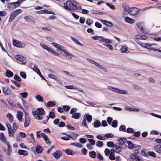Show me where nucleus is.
Instances as JSON below:
<instances>
[{
    "label": "nucleus",
    "instance_id": "nucleus-36",
    "mask_svg": "<svg viewBox=\"0 0 161 161\" xmlns=\"http://www.w3.org/2000/svg\"><path fill=\"white\" fill-rule=\"evenodd\" d=\"M71 39L73 40L76 44H78V45L81 46H83V44L80 43L79 41L77 39H76L75 38L72 37H71Z\"/></svg>",
    "mask_w": 161,
    "mask_h": 161
},
{
    "label": "nucleus",
    "instance_id": "nucleus-24",
    "mask_svg": "<svg viewBox=\"0 0 161 161\" xmlns=\"http://www.w3.org/2000/svg\"><path fill=\"white\" fill-rule=\"evenodd\" d=\"M16 16L17 15L15 14H14L13 12H12L10 15V18L8 20V22H12Z\"/></svg>",
    "mask_w": 161,
    "mask_h": 161
},
{
    "label": "nucleus",
    "instance_id": "nucleus-34",
    "mask_svg": "<svg viewBox=\"0 0 161 161\" xmlns=\"http://www.w3.org/2000/svg\"><path fill=\"white\" fill-rule=\"evenodd\" d=\"M128 133H133V135L136 137H139L140 136V131H126Z\"/></svg>",
    "mask_w": 161,
    "mask_h": 161
},
{
    "label": "nucleus",
    "instance_id": "nucleus-41",
    "mask_svg": "<svg viewBox=\"0 0 161 161\" xmlns=\"http://www.w3.org/2000/svg\"><path fill=\"white\" fill-rule=\"evenodd\" d=\"M141 147V146H140V145L138 146L137 147H135V148H137V149L135 150L134 151V153H133V154L137 156V155L139 153L138 149H140Z\"/></svg>",
    "mask_w": 161,
    "mask_h": 161
},
{
    "label": "nucleus",
    "instance_id": "nucleus-53",
    "mask_svg": "<svg viewBox=\"0 0 161 161\" xmlns=\"http://www.w3.org/2000/svg\"><path fill=\"white\" fill-rule=\"evenodd\" d=\"M103 45L104 46H106L108 47L111 50H112L113 49V47L110 44H106L105 43H103Z\"/></svg>",
    "mask_w": 161,
    "mask_h": 161
},
{
    "label": "nucleus",
    "instance_id": "nucleus-31",
    "mask_svg": "<svg viewBox=\"0 0 161 161\" xmlns=\"http://www.w3.org/2000/svg\"><path fill=\"white\" fill-rule=\"evenodd\" d=\"M30 122V118H25L24 122V127H26L28 126Z\"/></svg>",
    "mask_w": 161,
    "mask_h": 161
},
{
    "label": "nucleus",
    "instance_id": "nucleus-59",
    "mask_svg": "<svg viewBox=\"0 0 161 161\" xmlns=\"http://www.w3.org/2000/svg\"><path fill=\"white\" fill-rule=\"evenodd\" d=\"M20 75L21 77L24 79H26V75L25 73L24 72H21L20 73Z\"/></svg>",
    "mask_w": 161,
    "mask_h": 161
},
{
    "label": "nucleus",
    "instance_id": "nucleus-2",
    "mask_svg": "<svg viewBox=\"0 0 161 161\" xmlns=\"http://www.w3.org/2000/svg\"><path fill=\"white\" fill-rule=\"evenodd\" d=\"M52 44L58 49L59 50L61 54L65 57H67V56H69L68 58H69L71 59L72 57H73L74 56L70 53H68L64 49V47L58 44H57L55 42H53Z\"/></svg>",
    "mask_w": 161,
    "mask_h": 161
},
{
    "label": "nucleus",
    "instance_id": "nucleus-51",
    "mask_svg": "<svg viewBox=\"0 0 161 161\" xmlns=\"http://www.w3.org/2000/svg\"><path fill=\"white\" fill-rule=\"evenodd\" d=\"M19 94L21 96V97L23 98H26L28 95L27 92H26L20 93Z\"/></svg>",
    "mask_w": 161,
    "mask_h": 161
},
{
    "label": "nucleus",
    "instance_id": "nucleus-44",
    "mask_svg": "<svg viewBox=\"0 0 161 161\" xmlns=\"http://www.w3.org/2000/svg\"><path fill=\"white\" fill-rule=\"evenodd\" d=\"M104 136L107 138H113L114 137V135L112 133H108L105 134Z\"/></svg>",
    "mask_w": 161,
    "mask_h": 161
},
{
    "label": "nucleus",
    "instance_id": "nucleus-50",
    "mask_svg": "<svg viewBox=\"0 0 161 161\" xmlns=\"http://www.w3.org/2000/svg\"><path fill=\"white\" fill-rule=\"evenodd\" d=\"M93 23L92 19H88L86 22V23L88 25L90 26Z\"/></svg>",
    "mask_w": 161,
    "mask_h": 161
},
{
    "label": "nucleus",
    "instance_id": "nucleus-37",
    "mask_svg": "<svg viewBox=\"0 0 161 161\" xmlns=\"http://www.w3.org/2000/svg\"><path fill=\"white\" fill-rule=\"evenodd\" d=\"M41 46L45 49L47 50L48 52L50 51L51 48L45 45V44L41 43L40 44Z\"/></svg>",
    "mask_w": 161,
    "mask_h": 161
},
{
    "label": "nucleus",
    "instance_id": "nucleus-61",
    "mask_svg": "<svg viewBox=\"0 0 161 161\" xmlns=\"http://www.w3.org/2000/svg\"><path fill=\"white\" fill-rule=\"evenodd\" d=\"M104 153L105 155L106 156H108L110 154V150L108 148H106L104 150Z\"/></svg>",
    "mask_w": 161,
    "mask_h": 161
},
{
    "label": "nucleus",
    "instance_id": "nucleus-35",
    "mask_svg": "<svg viewBox=\"0 0 161 161\" xmlns=\"http://www.w3.org/2000/svg\"><path fill=\"white\" fill-rule=\"evenodd\" d=\"M89 155L90 157L94 158L96 156V153L94 151H92L89 153Z\"/></svg>",
    "mask_w": 161,
    "mask_h": 161
},
{
    "label": "nucleus",
    "instance_id": "nucleus-22",
    "mask_svg": "<svg viewBox=\"0 0 161 161\" xmlns=\"http://www.w3.org/2000/svg\"><path fill=\"white\" fill-rule=\"evenodd\" d=\"M128 47L126 46H123L120 49V51L122 53H128L129 52L128 50Z\"/></svg>",
    "mask_w": 161,
    "mask_h": 161
},
{
    "label": "nucleus",
    "instance_id": "nucleus-39",
    "mask_svg": "<svg viewBox=\"0 0 161 161\" xmlns=\"http://www.w3.org/2000/svg\"><path fill=\"white\" fill-rule=\"evenodd\" d=\"M56 105V103L53 101H50L47 103V106L48 107H53Z\"/></svg>",
    "mask_w": 161,
    "mask_h": 161
},
{
    "label": "nucleus",
    "instance_id": "nucleus-55",
    "mask_svg": "<svg viewBox=\"0 0 161 161\" xmlns=\"http://www.w3.org/2000/svg\"><path fill=\"white\" fill-rule=\"evenodd\" d=\"M47 12H48V10L47 9L41 10L38 11V12L39 14H47Z\"/></svg>",
    "mask_w": 161,
    "mask_h": 161
},
{
    "label": "nucleus",
    "instance_id": "nucleus-28",
    "mask_svg": "<svg viewBox=\"0 0 161 161\" xmlns=\"http://www.w3.org/2000/svg\"><path fill=\"white\" fill-rule=\"evenodd\" d=\"M6 76L8 78L12 77L14 75L13 73L9 70H7L5 73Z\"/></svg>",
    "mask_w": 161,
    "mask_h": 161
},
{
    "label": "nucleus",
    "instance_id": "nucleus-30",
    "mask_svg": "<svg viewBox=\"0 0 161 161\" xmlns=\"http://www.w3.org/2000/svg\"><path fill=\"white\" fill-rule=\"evenodd\" d=\"M18 153L20 155L27 156L28 155V152L27 151L23 150H19L18 151Z\"/></svg>",
    "mask_w": 161,
    "mask_h": 161
},
{
    "label": "nucleus",
    "instance_id": "nucleus-16",
    "mask_svg": "<svg viewBox=\"0 0 161 161\" xmlns=\"http://www.w3.org/2000/svg\"><path fill=\"white\" fill-rule=\"evenodd\" d=\"M154 150L157 153L161 154V145H158L154 147Z\"/></svg>",
    "mask_w": 161,
    "mask_h": 161
},
{
    "label": "nucleus",
    "instance_id": "nucleus-64",
    "mask_svg": "<svg viewBox=\"0 0 161 161\" xmlns=\"http://www.w3.org/2000/svg\"><path fill=\"white\" fill-rule=\"evenodd\" d=\"M128 92L126 90H122L121 89L119 90V94H127Z\"/></svg>",
    "mask_w": 161,
    "mask_h": 161
},
{
    "label": "nucleus",
    "instance_id": "nucleus-5",
    "mask_svg": "<svg viewBox=\"0 0 161 161\" xmlns=\"http://www.w3.org/2000/svg\"><path fill=\"white\" fill-rule=\"evenodd\" d=\"M143 25L142 22H138L136 25V30L139 34L143 33V34H145L146 33L143 27Z\"/></svg>",
    "mask_w": 161,
    "mask_h": 161
},
{
    "label": "nucleus",
    "instance_id": "nucleus-40",
    "mask_svg": "<svg viewBox=\"0 0 161 161\" xmlns=\"http://www.w3.org/2000/svg\"><path fill=\"white\" fill-rule=\"evenodd\" d=\"M110 125L114 128H116L118 125L117 121L116 120H113Z\"/></svg>",
    "mask_w": 161,
    "mask_h": 161
},
{
    "label": "nucleus",
    "instance_id": "nucleus-60",
    "mask_svg": "<svg viewBox=\"0 0 161 161\" xmlns=\"http://www.w3.org/2000/svg\"><path fill=\"white\" fill-rule=\"evenodd\" d=\"M100 38H101V39H100L99 40V41L100 42H103L107 43V38H104V37L102 36H100Z\"/></svg>",
    "mask_w": 161,
    "mask_h": 161
},
{
    "label": "nucleus",
    "instance_id": "nucleus-25",
    "mask_svg": "<svg viewBox=\"0 0 161 161\" xmlns=\"http://www.w3.org/2000/svg\"><path fill=\"white\" fill-rule=\"evenodd\" d=\"M64 151L66 154L68 155H73L75 153V152L71 149H66Z\"/></svg>",
    "mask_w": 161,
    "mask_h": 161
},
{
    "label": "nucleus",
    "instance_id": "nucleus-11",
    "mask_svg": "<svg viewBox=\"0 0 161 161\" xmlns=\"http://www.w3.org/2000/svg\"><path fill=\"white\" fill-rule=\"evenodd\" d=\"M117 141L119 142L118 143H120V145H127L125 143L127 142V139L125 137H122L120 138L119 139H117Z\"/></svg>",
    "mask_w": 161,
    "mask_h": 161
},
{
    "label": "nucleus",
    "instance_id": "nucleus-33",
    "mask_svg": "<svg viewBox=\"0 0 161 161\" xmlns=\"http://www.w3.org/2000/svg\"><path fill=\"white\" fill-rule=\"evenodd\" d=\"M101 125V123L99 120H96L94 122L93 124L94 127L97 128L100 127Z\"/></svg>",
    "mask_w": 161,
    "mask_h": 161
},
{
    "label": "nucleus",
    "instance_id": "nucleus-13",
    "mask_svg": "<svg viewBox=\"0 0 161 161\" xmlns=\"http://www.w3.org/2000/svg\"><path fill=\"white\" fill-rule=\"evenodd\" d=\"M62 152L61 151L58 150L53 153V156L56 158H58L62 155Z\"/></svg>",
    "mask_w": 161,
    "mask_h": 161
},
{
    "label": "nucleus",
    "instance_id": "nucleus-43",
    "mask_svg": "<svg viewBox=\"0 0 161 161\" xmlns=\"http://www.w3.org/2000/svg\"><path fill=\"white\" fill-rule=\"evenodd\" d=\"M107 145L109 147H115V145L112 142H107Z\"/></svg>",
    "mask_w": 161,
    "mask_h": 161
},
{
    "label": "nucleus",
    "instance_id": "nucleus-10",
    "mask_svg": "<svg viewBox=\"0 0 161 161\" xmlns=\"http://www.w3.org/2000/svg\"><path fill=\"white\" fill-rule=\"evenodd\" d=\"M41 135L45 141L46 143L48 145H50L51 142L49 140L48 138L47 135L43 133H41Z\"/></svg>",
    "mask_w": 161,
    "mask_h": 161
},
{
    "label": "nucleus",
    "instance_id": "nucleus-26",
    "mask_svg": "<svg viewBox=\"0 0 161 161\" xmlns=\"http://www.w3.org/2000/svg\"><path fill=\"white\" fill-rule=\"evenodd\" d=\"M122 5L123 8L124 9V11L127 12L129 10L128 9H130V8L129 5L125 3H123Z\"/></svg>",
    "mask_w": 161,
    "mask_h": 161
},
{
    "label": "nucleus",
    "instance_id": "nucleus-58",
    "mask_svg": "<svg viewBox=\"0 0 161 161\" xmlns=\"http://www.w3.org/2000/svg\"><path fill=\"white\" fill-rule=\"evenodd\" d=\"M6 126L7 128L8 131H13L11 126L8 123H6Z\"/></svg>",
    "mask_w": 161,
    "mask_h": 161
},
{
    "label": "nucleus",
    "instance_id": "nucleus-49",
    "mask_svg": "<svg viewBox=\"0 0 161 161\" xmlns=\"http://www.w3.org/2000/svg\"><path fill=\"white\" fill-rule=\"evenodd\" d=\"M103 143L102 142L98 141L96 142V145L97 147H102L103 146Z\"/></svg>",
    "mask_w": 161,
    "mask_h": 161
},
{
    "label": "nucleus",
    "instance_id": "nucleus-47",
    "mask_svg": "<svg viewBox=\"0 0 161 161\" xmlns=\"http://www.w3.org/2000/svg\"><path fill=\"white\" fill-rule=\"evenodd\" d=\"M7 117L9 118V121L11 122H12L13 121V117L12 114L10 113H8L7 115Z\"/></svg>",
    "mask_w": 161,
    "mask_h": 161
},
{
    "label": "nucleus",
    "instance_id": "nucleus-6",
    "mask_svg": "<svg viewBox=\"0 0 161 161\" xmlns=\"http://www.w3.org/2000/svg\"><path fill=\"white\" fill-rule=\"evenodd\" d=\"M13 45L18 48H23L25 46V44L23 42L14 39L13 41Z\"/></svg>",
    "mask_w": 161,
    "mask_h": 161
},
{
    "label": "nucleus",
    "instance_id": "nucleus-54",
    "mask_svg": "<svg viewBox=\"0 0 161 161\" xmlns=\"http://www.w3.org/2000/svg\"><path fill=\"white\" fill-rule=\"evenodd\" d=\"M12 127L13 130H15L18 128V125L16 123L14 122L13 124Z\"/></svg>",
    "mask_w": 161,
    "mask_h": 161
},
{
    "label": "nucleus",
    "instance_id": "nucleus-38",
    "mask_svg": "<svg viewBox=\"0 0 161 161\" xmlns=\"http://www.w3.org/2000/svg\"><path fill=\"white\" fill-rule=\"evenodd\" d=\"M91 12L92 14H96L99 15H102L104 14V13L103 12H100L97 10H91Z\"/></svg>",
    "mask_w": 161,
    "mask_h": 161
},
{
    "label": "nucleus",
    "instance_id": "nucleus-7",
    "mask_svg": "<svg viewBox=\"0 0 161 161\" xmlns=\"http://www.w3.org/2000/svg\"><path fill=\"white\" fill-rule=\"evenodd\" d=\"M127 147V145H122L120 144V143H117L115 145V147L114 149H116V153H119L121 152V150L123 149H125Z\"/></svg>",
    "mask_w": 161,
    "mask_h": 161
},
{
    "label": "nucleus",
    "instance_id": "nucleus-12",
    "mask_svg": "<svg viewBox=\"0 0 161 161\" xmlns=\"http://www.w3.org/2000/svg\"><path fill=\"white\" fill-rule=\"evenodd\" d=\"M100 21L102 23L108 26L112 27L113 25L112 23L110 21H109L107 20H104L102 19H100Z\"/></svg>",
    "mask_w": 161,
    "mask_h": 161
},
{
    "label": "nucleus",
    "instance_id": "nucleus-17",
    "mask_svg": "<svg viewBox=\"0 0 161 161\" xmlns=\"http://www.w3.org/2000/svg\"><path fill=\"white\" fill-rule=\"evenodd\" d=\"M33 115L34 116L35 118L36 119H37L39 120H41L42 119V117L41 116L38 114H36V111H33L32 112Z\"/></svg>",
    "mask_w": 161,
    "mask_h": 161
},
{
    "label": "nucleus",
    "instance_id": "nucleus-52",
    "mask_svg": "<svg viewBox=\"0 0 161 161\" xmlns=\"http://www.w3.org/2000/svg\"><path fill=\"white\" fill-rule=\"evenodd\" d=\"M63 108L64 111L65 110L66 112L68 111L70 109L69 106L68 105H64Z\"/></svg>",
    "mask_w": 161,
    "mask_h": 161
},
{
    "label": "nucleus",
    "instance_id": "nucleus-14",
    "mask_svg": "<svg viewBox=\"0 0 161 161\" xmlns=\"http://www.w3.org/2000/svg\"><path fill=\"white\" fill-rule=\"evenodd\" d=\"M83 119L87 120L88 122H90L92 119V117L91 115L89 114H86L84 115Z\"/></svg>",
    "mask_w": 161,
    "mask_h": 161
},
{
    "label": "nucleus",
    "instance_id": "nucleus-4",
    "mask_svg": "<svg viewBox=\"0 0 161 161\" xmlns=\"http://www.w3.org/2000/svg\"><path fill=\"white\" fill-rule=\"evenodd\" d=\"M128 10V13L132 16L136 15L140 10V9L134 7L130 8Z\"/></svg>",
    "mask_w": 161,
    "mask_h": 161
},
{
    "label": "nucleus",
    "instance_id": "nucleus-27",
    "mask_svg": "<svg viewBox=\"0 0 161 161\" xmlns=\"http://www.w3.org/2000/svg\"><path fill=\"white\" fill-rule=\"evenodd\" d=\"M66 127L69 130H79V128L78 127H74L73 126H72L71 125L69 124L67 125H66Z\"/></svg>",
    "mask_w": 161,
    "mask_h": 161
},
{
    "label": "nucleus",
    "instance_id": "nucleus-1",
    "mask_svg": "<svg viewBox=\"0 0 161 161\" xmlns=\"http://www.w3.org/2000/svg\"><path fill=\"white\" fill-rule=\"evenodd\" d=\"M77 4V2L75 1L68 0L66 2H64V5L61 6L66 10L73 11L78 8Z\"/></svg>",
    "mask_w": 161,
    "mask_h": 161
},
{
    "label": "nucleus",
    "instance_id": "nucleus-42",
    "mask_svg": "<svg viewBox=\"0 0 161 161\" xmlns=\"http://www.w3.org/2000/svg\"><path fill=\"white\" fill-rule=\"evenodd\" d=\"M49 52L51 53L52 54L58 57L60 56V54L57 53L55 51L53 50L52 48H51Z\"/></svg>",
    "mask_w": 161,
    "mask_h": 161
},
{
    "label": "nucleus",
    "instance_id": "nucleus-3",
    "mask_svg": "<svg viewBox=\"0 0 161 161\" xmlns=\"http://www.w3.org/2000/svg\"><path fill=\"white\" fill-rule=\"evenodd\" d=\"M62 134L67 136H62L61 137V139L66 141L69 140V138H71L73 140H75L76 138L78 135L77 134L73 132H71L69 135L66 134V133H62Z\"/></svg>",
    "mask_w": 161,
    "mask_h": 161
},
{
    "label": "nucleus",
    "instance_id": "nucleus-20",
    "mask_svg": "<svg viewBox=\"0 0 161 161\" xmlns=\"http://www.w3.org/2000/svg\"><path fill=\"white\" fill-rule=\"evenodd\" d=\"M80 117V114L79 113L75 112V113L73 114L72 116V118L75 119H79Z\"/></svg>",
    "mask_w": 161,
    "mask_h": 161
},
{
    "label": "nucleus",
    "instance_id": "nucleus-48",
    "mask_svg": "<svg viewBox=\"0 0 161 161\" xmlns=\"http://www.w3.org/2000/svg\"><path fill=\"white\" fill-rule=\"evenodd\" d=\"M37 100L39 102H42L43 100V97L40 95H38L35 97Z\"/></svg>",
    "mask_w": 161,
    "mask_h": 161
},
{
    "label": "nucleus",
    "instance_id": "nucleus-19",
    "mask_svg": "<svg viewBox=\"0 0 161 161\" xmlns=\"http://www.w3.org/2000/svg\"><path fill=\"white\" fill-rule=\"evenodd\" d=\"M15 58L19 61H23L25 60V58L23 56L20 55H17L15 56Z\"/></svg>",
    "mask_w": 161,
    "mask_h": 161
},
{
    "label": "nucleus",
    "instance_id": "nucleus-29",
    "mask_svg": "<svg viewBox=\"0 0 161 161\" xmlns=\"http://www.w3.org/2000/svg\"><path fill=\"white\" fill-rule=\"evenodd\" d=\"M36 150L37 153H41L42 152L43 148H42V147L38 145L36 146Z\"/></svg>",
    "mask_w": 161,
    "mask_h": 161
},
{
    "label": "nucleus",
    "instance_id": "nucleus-32",
    "mask_svg": "<svg viewBox=\"0 0 161 161\" xmlns=\"http://www.w3.org/2000/svg\"><path fill=\"white\" fill-rule=\"evenodd\" d=\"M127 143L128 144V148L132 149L134 147V145L131 142L129 141H127Z\"/></svg>",
    "mask_w": 161,
    "mask_h": 161
},
{
    "label": "nucleus",
    "instance_id": "nucleus-8",
    "mask_svg": "<svg viewBox=\"0 0 161 161\" xmlns=\"http://www.w3.org/2000/svg\"><path fill=\"white\" fill-rule=\"evenodd\" d=\"M17 1L8 3L7 8L8 9H12L16 8L20 6L19 3Z\"/></svg>",
    "mask_w": 161,
    "mask_h": 161
},
{
    "label": "nucleus",
    "instance_id": "nucleus-9",
    "mask_svg": "<svg viewBox=\"0 0 161 161\" xmlns=\"http://www.w3.org/2000/svg\"><path fill=\"white\" fill-rule=\"evenodd\" d=\"M2 90L3 93L6 95H9L11 94V89H9L7 86L3 87Z\"/></svg>",
    "mask_w": 161,
    "mask_h": 161
},
{
    "label": "nucleus",
    "instance_id": "nucleus-21",
    "mask_svg": "<svg viewBox=\"0 0 161 161\" xmlns=\"http://www.w3.org/2000/svg\"><path fill=\"white\" fill-rule=\"evenodd\" d=\"M17 114V117L19 121H21L23 114V113L20 111H18Z\"/></svg>",
    "mask_w": 161,
    "mask_h": 161
},
{
    "label": "nucleus",
    "instance_id": "nucleus-46",
    "mask_svg": "<svg viewBox=\"0 0 161 161\" xmlns=\"http://www.w3.org/2000/svg\"><path fill=\"white\" fill-rule=\"evenodd\" d=\"M14 79L20 82L21 81V79L20 77L18 75H15L14 77Z\"/></svg>",
    "mask_w": 161,
    "mask_h": 161
},
{
    "label": "nucleus",
    "instance_id": "nucleus-23",
    "mask_svg": "<svg viewBox=\"0 0 161 161\" xmlns=\"http://www.w3.org/2000/svg\"><path fill=\"white\" fill-rule=\"evenodd\" d=\"M125 108L126 110H128L130 111H136L138 112L139 111V109L135 108H132L129 106L125 107Z\"/></svg>",
    "mask_w": 161,
    "mask_h": 161
},
{
    "label": "nucleus",
    "instance_id": "nucleus-56",
    "mask_svg": "<svg viewBox=\"0 0 161 161\" xmlns=\"http://www.w3.org/2000/svg\"><path fill=\"white\" fill-rule=\"evenodd\" d=\"M22 11V10L21 9H18L15 10V11H13V12L17 16Z\"/></svg>",
    "mask_w": 161,
    "mask_h": 161
},
{
    "label": "nucleus",
    "instance_id": "nucleus-57",
    "mask_svg": "<svg viewBox=\"0 0 161 161\" xmlns=\"http://www.w3.org/2000/svg\"><path fill=\"white\" fill-rule=\"evenodd\" d=\"M48 116L51 118L53 119L55 117V115L53 112L51 111L50 112Z\"/></svg>",
    "mask_w": 161,
    "mask_h": 161
},
{
    "label": "nucleus",
    "instance_id": "nucleus-62",
    "mask_svg": "<svg viewBox=\"0 0 161 161\" xmlns=\"http://www.w3.org/2000/svg\"><path fill=\"white\" fill-rule=\"evenodd\" d=\"M148 156L149 155L150 156H152L153 157H156L155 153L153 152L149 151L148 152Z\"/></svg>",
    "mask_w": 161,
    "mask_h": 161
},
{
    "label": "nucleus",
    "instance_id": "nucleus-18",
    "mask_svg": "<svg viewBox=\"0 0 161 161\" xmlns=\"http://www.w3.org/2000/svg\"><path fill=\"white\" fill-rule=\"evenodd\" d=\"M125 20L126 22L130 24H133L135 22L133 19L127 16L125 17Z\"/></svg>",
    "mask_w": 161,
    "mask_h": 161
},
{
    "label": "nucleus",
    "instance_id": "nucleus-45",
    "mask_svg": "<svg viewBox=\"0 0 161 161\" xmlns=\"http://www.w3.org/2000/svg\"><path fill=\"white\" fill-rule=\"evenodd\" d=\"M32 70L38 75L41 72L40 70L37 68V66H35L32 68Z\"/></svg>",
    "mask_w": 161,
    "mask_h": 161
},
{
    "label": "nucleus",
    "instance_id": "nucleus-15",
    "mask_svg": "<svg viewBox=\"0 0 161 161\" xmlns=\"http://www.w3.org/2000/svg\"><path fill=\"white\" fill-rule=\"evenodd\" d=\"M36 114L42 115L45 113V111L42 108H38L36 109Z\"/></svg>",
    "mask_w": 161,
    "mask_h": 161
},
{
    "label": "nucleus",
    "instance_id": "nucleus-63",
    "mask_svg": "<svg viewBox=\"0 0 161 161\" xmlns=\"http://www.w3.org/2000/svg\"><path fill=\"white\" fill-rule=\"evenodd\" d=\"M106 5L109 7L111 9L113 10H114L115 9V7L114 6V5H112L109 3H106Z\"/></svg>",
    "mask_w": 161,
    "mask_h": 161
}]
</instances>
